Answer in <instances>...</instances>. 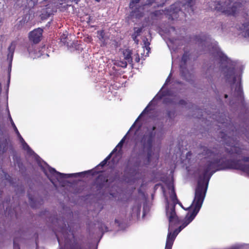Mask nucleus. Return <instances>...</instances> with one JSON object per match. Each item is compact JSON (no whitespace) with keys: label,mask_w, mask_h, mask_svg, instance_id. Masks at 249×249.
Returning a JSON list of instances; mask_svg holds the SVG:
<instances>
[{"label":"nucleus","mask_w":249,"mask_h":249,"mask_svg":"<svg viewBox=\"0 0 249 249\" xmlns=\"http://www.w3.org/2000/svg\"><path fill=\"white\" fill-rule=\"evenodd\" d=\"M213 51L214 56L221 63L222 71L226 80L229 82L232 81L233 84H235L234 96L237 97L238 99H242V89L241 86V76L240 74H238L239 71H237L236 63L231 61L225 55L215 43H213Z\"/></svg>","instance_id":"2"},{"label":"nucleus","mask_w":249,"mask_h":249,"mask_svg":"<svg viewBox=\"0 0 249 249\" xmlns=\"http://www.w3.org/2000/svg\"><path fill=\"white\" fill-rule=\"evenodd\" d=\"M191 2L192 0H183L181 2H176L171 6L170 9L162 11V12L166 15L169 19L172 20L177 19L180 15H183L184 14L180 8V5H181L185 9L187 8L192 10Z\"/></svg>","instance_id":"4"},{"label":"nucleus","mask_w":249,"mask_h":249,"mask_svg":"<svg viewBox=\"0 0 249 249\" xmlns=\"http://www.w3.org/2000/svg\"><path fill=\"white\" fill-rule=\"evenodd\" d=\"M28 0H17L16 4L19 7H25L28 8Z\"/></svg>","instance_id":"14"},{"label":"nucleus","mask_w":249,"mask_h":249,"mask_svg":"<svg viewBox=\"0 0 249 249\" xmlns=\"http://www.w3.org/2000/svg\"><path fill=\"white\" fill-rule=\"evenodd\" d=\"M152 3V2H150L148 4H151Z\"/></svg>","instance_id":"39"},{"label":"nucleus","mask_w":249,"mask_h":249,"mask_svg":"<svg viewBox=\"0 0 249 249\" xmlns=\"http://www.w3.org/2000/svg\"><path fill=\"white\" fill-rule=\"evenodd\" d=\"M56 236L57 237V241H58L59 244H60L61 242V240L60 237L59 236L58 234L57 233H56Z\"/></svg>","instance_id":"27"},{"label":"nucleus","mask_w":249,"mask_h":249,"mask_svg":"<svg viewBox=\"0 0 249 249\" xmlns=\"http://www.w3.org/2000/svg\"><path fill=\"white\" fill-rule=\"evenodd\" d=\"M140 209H141V206H137V213H140Z\"/></svg>","instance_id":"29"},{"label":"nucleus","mask_w":249,"mask_h":249,"mask_svg":"<svg viewBox=\"0 0 249 249\" xmlns=\"http://www.w3.org/2000/svg\"><path fill=\"white\" fill-rule=\"evenodd\" d=\"M5 1H8L9 0H4Z\"/></svg>","instance_id":"41"},{"label":"nucleus","mask_w":249,"mask_h":249,"mask_svg":"<svg viewBox=\"0 0 249 249\" xmlns=\"http://www.w3.org/2000/svg\"><path fill=\"white\" fill-rule=\"evenodd\" d=\"M142 29V27H135L134 28V33L132 35V38L137 44L139 43V40L137 39V37L140 35Z\"/></svg>","instance_id":"10"},{"label":"nucleus","mask_w":249,"mask_h":249,"mask_svg":"<svg viewBox=\"0 0 249 249\" xmlns=\"http://www.w3.org/2000/svg\"><path fill=\"white\" fill-rule=\"evenodd\" d=\"M245 36L249 37V20L243 24Z\"/></svg>","instance_id":"15"},{"label":"nucleus","mask_w":249,"mask_h":249,"mask_svg":"<svg viewBox=\"0 0 249 249\" xmlns=\"http://www.w3.org/2000/svg\"><path fill=\"white\" fill-rule=\"evenodd\" d=\"M97 2H99L101 0H95Z\"/></svg>","instance_id":"38"},{"label":"nucleus","mask_w":249,"mask_h":249,"mask_svg":"<svg viewBox=\"0 0 249 249\" xmlns=\"http://www.w3.org/2000/svg\"><path fill=\"white\" fill-rule=\"evenodd\" d=\"M155 128H156V127H155V126H153V130H154L155 129Z\"/></svg>","instance_id":"35"},{"label":"nucleus","mask_w":249,"mask_h":249,"mask_svg":"<svg viewBox=\"0 0 249 249\" xmlns=\"http://www.w3.org/2000/svg\"><path fill=\"white\" fill-rule=\"evenodd\" d=\"M136 61H137V62H139V58H138V59H136Z\"/></svg>","instance_id":"37"},{"label":"nucleus","mask_w":249,"mask_h":249,"mask_svg":"<svg viewBox=\"0 0 249 249\" xmlns=\"http://www.w3.org/2000/svg\"><path fill=\"white\" fill-rule=\"evenodd\" d=\"M122 67L125 68L127 66V62L125 61L124 62H122V65H121Z\"/></svg>","instance_id":"28"},{"label":"nucleus","mask_w":249,"mask_h":249,"mask_svg":"<svg viewBox=\"0 0 249 249\" xmlns=\"http://www.w3.org/2000/svg\"><path fill=\"white\" fill-rule=\"evenodd\" d=\"M14 249H20L18 245L16 243V240H14Z\"/></svg>","instance_id":"23"},{"label":"nucleus","mask_w":249,"mask_h":249,"mask_svg":"<svg viewBox=\"0 0 249 249\" xmlns=\"http://www.w3.org/2000/svg\"><path fill=\"white\" fill-rule=\"evenodd\" d=\"M155 15H158L159 14H161L160 11H156L155 12Z\"/></svg>","instance_id":"30"},{"label":"nucleus","mask_w":249,"mask_h":249,"mask_svg":"<svg viewBox=\"0 0 249 249\" xmlns=\"http://www.w3.org/2000/svg\"><path fill=\"white\" fill-rule=\"evenodd\" d=\"M146 49L149 51V47H146Z\"/></svg>","instance_id":"34"},{"label":"nucleus","mask_w":249,"mask_h":249,"mask_svg":"<svg viewBox=\"0 0 249 249\" xmlns=\"http://www.w3.org/2000/svg\"><path fill=\"white\" fill-rule=\"evenodd\" d=\"M42 32V29L39 28L30 32L29 35L30 40L33 42L34 43H37L40 41Z\"/></svg>","instance_id":"7"},{"label":"nucleus","mask_w":249,"mask_h":249,"mask_svg":"<svg viewBox=\"0 0 249 249\" xmlns=\"http://www.w3.org/2000/svg\"><path fill=\"white\" fill-rule=\"evenodd\" d=\"M97 36L101 40L104 39V32L103 31H99L97 32Z\"/></svg>","instance_id":"19"},{"label":"nucleus","mask_w":249,"mask_h":249,"mask_svg":"<svg viewBox=\"0 0 249 249\" xmlns=\"http://www.w3.org/2000/svg\"><path fill=\"white\" fill-rule=\"evenodd\" d=\"M152 133L145 135L142 140L141 142L144 148L150 149L152 146L153 142Z\"/></svg>","instance_id":"8"},{"label":"nucleus","mask_w":249,"mask_h":249,"mask_svg":"<svg viewBox=\"0 0 249 249\" xmlns=\"http://www.w3.org/2000/svg\"><path fill=\"white\" fill-rule=\"evenodd\" d=\"M143 9L142 7L139 8L137 10L132 11L131 15L132 17H135L136 18H140L143 16V14L140 12V10Z\"/></svg>","instance_id":"13"},{"label":"nucleus","mask_w":249,"mask_h":249,"mask_svg":"<svg viewBox=\"0 0 249 249\" xmlns=\"http://www.w3.org/2000/svg\"><path fill=\"white\" fill-rule=\"evenodd\" d=\"M225 97L226 98H227L228 97V95H227V94H225Z\"/></svg>","instance_id":"33"},{"label":"nucleus","mask_w":249,"mask_h":249,"mask_svg":"<svg viewBox=\"0 0 249 249\" xmlns=\"http://www.w3.org/2000/svg\"><path fill=\"white\" fill-rule=\"evenodd\" d=\"M131 54V51L129 49H125L123 52L124 57L128 62H132Z\"/></svg>","instance_id":"12"},{"label":"nucleus","mask_w":249,"mask_h":249,"mask_svg":"<svg viewBox=\"0 0 249 249\" xmlns=\"http://www.w3.org/2000/svg\"><path fill=\"white\" fill-rule=\"evenodd\" d=\"M53 12V10L50 7H47L43 9L41 15V18H46L51 15Z\"/></svg>","instance_id":"11"},{"label":"nucleus","mask_w":249,"mask_h":249,"mask_svg":"<svg viewBox=\"0 0 249 249\" xmlns=\"http://www.w3.org/2000/svg\"><path fill=\"white\" fill-rule=\"evenodd\" d=\"M115 151H116V148H114V150L112 151V152L105 159L107 161L111 157V155L113 153H114Z\"/></svg>","instance_id":"24"},{"label":"nucleus","mask_w":249,"mask_h":249,"mask_svg":"<svg viewBox=\"0 0 249 249\" xmlns=\"http://www.w3.org/2000/svg\"><path fill=\"white\" fill-rule=\"evenodd\" d=\"M136 61H137V62H139V58H138V59H136Z\"/></svg>","instance_id":"36"},{"label":"nucleus","mask_w":249,"mask_h":249,"mask_svg":"<svg viewBox=\"0 0 249 249\" xmlns=\"http://www.w3.org/2000/svg\"><path fill=\"white\" fill-rule=\"evenodd\" d=\"M7 146V142L6 141H3L2 143L0 142V153H4L6 151Z\"/></svg>","instance_id":"17"},{"label":"nucleus","mask_w":249,"mask_h":249,"mask_svg":"<svg viewBox=\"0 0 249 249\" xmlns=\"http://www.w3.org/2000/svg\"><path fill=\"white\" fill-rule=\"evenodd\" d=\"M171 75V74H170L169 76H168V77L167 78V79H166V83H167L170 80L169 78H170V76Z\"/></svg>","instance_id":"31"},{"label":"nucleus","mask_w":249,"mask_h":249,"mask_svg":"<svg viewBox=\"0 0 249 249\" xmlns=\"http://www.w3.org/2000/svg\"><path fill=\"white\" fill-rule=\"evenodd\" d=\"M9 119L10 120V122H11V124L16 132V133L17 134L18 138H19V141L20 142L22 143V146H23V148L27 151V152L30 155H32V154L34 153V152L31 149V148L29 147V145L26 143V142L24 141V139L22 138V137H21V136L20 135L19 132H18L16 126L15 125L11 116L10 115V114L9 115Z\"/></svg>","instance_id":"6"},{"label":"nucleus","mask_w":249,"mask_h":249,"mask_svg":"<svg viewBox=\"0 0 249 249\" xmlns=\"http://www.w3.org/2000/svg\"><path fill=\"white\" fill-rule=\"evenodd\" d=\"M188 58H189V56L187 54V53H184L183 55L182 58H181V64L180 65V69H181V70L183 68V64H185V63L186 62V61H187Z\"/></svg>","instance_id":"16"},{"label":"nucleus","mask_w":249,"mask_h":249,"mask_svg":"<svg viewBox=\"0 0 249 249\" xmlns=\"http://www.w3.org/2000/svg\"><path fill=\"white\" fill-rule=\"evenodd\" d=\"M16 43L15 42H12L10 45V46L8 48V53L7 54V59L9 61L10 63H11L13 54L15 51V49L16 48Z\"/></svg>","instance_id":"9"},{"label":"nucleus","mask_w":249,"mask_h":249,"mask_svg":"<svg viewBox=\"0 0 249 249\" xmlns=\"http://www.w3.org/2000/svg\"><path fill=\"white\" fill-rule=\"evenodd\" d=\"M211 7L213 10L221 11L228 15H234L240 7L239 3H232L231 0H222L213 2Z\"/></svg>","instance_id":"3"},{"label":"nucleus","mask_w":249,"mask_h":249,"mask_svg":"<svg viewBox=\"0 0 249 249\" xmlns=\"http://www.w3.org/2000/svg\"><path fill=\"white\" fill-rule=\"evenodd\" d=\"M67 37V36L65 34H63V36H61V40L64 43H66V41L65 40Z\"/></svg>","instance_id":"22"},{"label":"nucleus","mask_w":249,"mask_h":249,"mask_svg":"<svg viewBox=\"0 0 249 249\" xmlns=\"http://www.w3.org/2000/svg\"><path fill=\"white\" fill-rule=\"evenodd\" d=\"M140 0H131L130 3V4H129V6L131 8H133V7L134 6V5L136 4V3H137L139 2Z\"/></svg>","instance_id":"20"},{"label":"nucleus","mask_w":249,"mask_h":249,"mask_svg":"<svg viewBox=\"0 0 249 249\" xmlns=\"http://www.w3.org/2000/svg\"><path fill=\"white\" fill-rule=\"evenodd\" d=\"M38 0H28V8L34 7L37 3Z\"/></svg>","instance_id":"18"},{"label":"nucleus","mask_w":249,"mask_h":249,"mask_svg":"<svg viewBox=\"0 0 249 249\" xmlns=\"http://www.w3.org/2000/svg\"><path fill=\"white\" fill-rule=\"evenodd\" d=\"M145 110H146V108L145 109V110H143V111H142V112L141 113V115H142V114L144 112V111H145Z\"/></svg>","instance_id":"32"},{"label":"nucleus","mask_w":249,"mask_h":249,"mask_svg":"<svg viewBox=\"0 0 249 249\" xmlns=\"http://www.w3.org/2000/svg\"><path fill=\"white\" fill-rule=\"evenodd\" d=\"M226 157L221 154L215 153L206 147L201 146L197 150L198 158H204L199 169V177L195 190V197L192 204L187 208L193 209L186 216L183 224L172 232L173 227L178 221L175 207L177 203L184 209L181 203H178L172 182L167 184L166 188L162 187L163 193L166 200V215L169 220L168 232L165 249H171L174 241L178 233L195 218L201 208L205 197L209 180L216 171L226 169H236L243 170L249 174V158H244L243 161H235L227 160L228 158L239 155L242 152L239 146H226Z\"/></svg>","instance_id":"1"},{"label":"nucleus","mask_w":249,"mask_h":249,"mask_svg":"<svg viewBox=\"0 0 249 249\" xmlns=\"http://www.w3.org/2000/svg\"><path fill=\"white\" fill-rule=\"evenodd\" d=\"M41 167H42V168L44 167L42 166V165H41ZM42 169L43 170V168H42Z\"/></svg>","instance_id":"40"},{"label":"nucleus","mask_w":249,"mask_h":249,"mask_svg":"<svg viewBox=\"0 0 249 249\" xmlns=\"http://www.w3.org/2000/svg\"><path fill=\"white\" fill-rule=\"evenodd\" d=\"M107 162V161L104 160L99 165V166H104Z\"/></svg>","instance_id":"25"},{"label":"nucleus","mask_w":249,"mask_h":249,"mask_svg":"<svg viewBox=\"0 0 249 249\" xmlns=\"http://www.w3.org/2000/svg\"><path fill=\"white\" fill-rule=\"evenodd\" d=\"M192 155V153L191 152H188L186 154V158L188 159H190L191 156Z\"/></svg>","instance_id":"26"},{"label":"nucleus","mask_w":249,"mask_h":249,"mask_svg":"<svg viewBox=\"0 0 249 249\" xmlns=\"http://www.w3.org/2000/svg\"><path fill=\"white\" fill-rule=\"evenodd\" d=\"M45 164V167H43V171L50 181L54 185V180L55 179L58 182H61L63 179L75 176L77 174H63L56 171L55 169L51 167L48 164Z\"/></svg>","instance_id":"5"},{"label":"nucleus","mask_w":249,"mask_h":249,"mask_svg":"<svg viewBox=\"0 0 249 249\" xmlns=\"http://www.w3.org/2000/svg\"><path fill=\"white\" fill-rule=\"evenodd\" d=\"M124 139H125V136L123 138V139L118 144V145H117V146L116 147V149L117 148V147H119V148H121L123 146V144L124 142Z\"/></svg>","instance_id":"21"}]
</instances>
